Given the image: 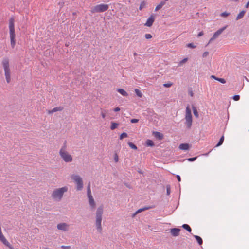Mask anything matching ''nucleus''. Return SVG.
Returning <instances> with one entry per match:
<instances>
[{
	"instance_id": "nucleus-20",
	"label": "nucleus",
	"mask_w": 249,
	"mask_h": 249,
	"mask_svg": "<svg viewBox=\"0 0 249 249\" xmlns=\"http://www.w3.org/2000/svg\"><path fill=\"white\" fill-rule=\"evenodd\" d=\"M117 91L124 96H128L127 93L122 89H118Z\"/></svg>"
},
{
	"instance_id": "nucleus-41",
	"label": "nucleus",
	"mask_w": 249,
	"mask_h": 249,
	"mask_svg": "<svg viewBox=\"0 0 249 249\" xmlns=\"http://www.w3.org/2000/svg\"><path fill=\"white\" fill-rule=\"evenodd\" d=\"M233 99L235 101H238L240 99V96L238 95H235L233 97Z\"/></svg>"
},
{
	"instance_id": "nucleus-21",
	"label": "nucleus",
	"mask_w": 249,
	"mask_h": 249,
	"mask_svg": "<svg viewBox=\"0 0 249 249\" xmlns=\"http://www.w3.org/2000/svg\"><path fill=\"white\" fill-rule=\"evenodd\" d=\"M194 237L196 240V241H197L199 245H201L202 244L203 240H202V239L200 237H199V236H197V235H194Z\"/></svg>"
},
{
	"instance_id": "nucleus-18",
	"label": "nucleus",
	"mask_w": 249,
	"mask_h": 249,
	"mask_svg": "<svg viewBox=\"0 0 249 249\" xmlns=\"http://www.w3.org/2000/svg\"><path fill=\"white\" fill-rule=\"evenodd\" d=\"M153 135L159 140H162L163 138V134L159 132H153Z\"/></svg>"
},
{
	"instance_id": "nucleus-49",
	"label": "nucleus",
	"mask_w": 249,
	"mask_h": 249,
	"mask_svg": "<svg viewBox=\"0 0 249 249\" xmlns=\"http://www.w3.org/2000/svg\"><path fill=\"white\" fill-rule=\"evenodd\" d=\"M152 208V207H145L142 208V211H145V210H147Z\"/></svg>"
},
{
	"instance_id": "nucleus-45",
	"label": "nucleus",
	"mask_w": 249,
	"mask_h": 249,
	"mask_svg": "<svg viewBox=\"0 0 249 249\" xmlns=\"http://www.w3.org/2000/svg\"><path fill=\"white\" fill-rule=\"evenodd\" d=\"M197 159V157H193V158H190L188 159V160L189 161H194Z\"/></svg>"
},
{
	"instance_id": "nucleus-28",
	"label": "nucleus",
	"mask_w": 249,
	"mask_h": 249,
	"mask_svg": "<svg viewBox=\"0 0 249 249\" xmlns=\"http://www.w3.org/2000/svg\"><path fill=\"white\" fill-rule=\"evenodd\" d=\"M224 136H222L221 137V138L220 139L219 142L216 144V147H218V146H220L221 145H222L224 142Z\"/></svg>"
},
{
	"instance_id": "nucleus-40",
	"label": "nucleus",
	"mask_w": 249,
	"mask_h": 249,
	"mask_svg": "<svg viewBox=\"0 0 249 249\" xmlns=\"http://www.w3.org/2000/svg\"><path fill=\"white\" fill-rule=\"evenodd\" d=\"M142 211H142V208L139 209L137 212H136L135 213H134L133 214V215H132V217H135V215H136L137 213H140V212H142Z\"/></svg>"
},
{
	"instance_id": "nucleus-11",
	"label": "nucleus",
	"mask_w": 249,
	"mask_h": 249,
	"mask_svg": "<svg viewBox=\"0 0 249 249\" xmlns=\"http://www.w3.org/2000/svg\"><path fill=\"white\" fill-rule=\"evenodd\" d=\"M155 20V16L154 15H151L147 19L146 22L145 23V26L147 27H151Z\"/></svg>"
},
{
	"instance_id": "nucleus-52",
	"label": "nucleus",
	"mask_w": 249,
	"mask_h": 249,
	"mask_svg": "<svg viewBox=\"0 0 249 249\" xmlns=\"http://www.w3.org/2000/svg\"><path fill=\"white\" fill-rule=\"evenodd\" d=\"M176 177H177V179H178V181H181V178H180V177L179 175H177Z\"/></svg>"
},
{
	"instance_id": "nucleus-46",
	"label": "nucleus",
	"mask_w": 249,
	"mask_h": 249,
	"mask_svg": "<svg viewBox=\"0 0 249 249\" xmlns=\"http://www.w3.org/2000/svg\"><path fill=\"white\" fill-rule=\"evenodd\" d=\"M209 53L208 52H205L202 54L203 57H207L209 55Z\"/></svg>"
},
{
	"instance_id": "nucleus-43",
	"label": "nucleus",
	"mask_w": 249,
	"mask_h": 249,
	"mask_svg": "<svg viewBox=\"0 0 249 249\" xmlns=\"http://www.w3.org/2000/svg\"><path fill=\"white\" fill-rule=\"evenodd\" d=\"M145 37L146 39H150L152 38V35L150 34H146L145 35Z\"/></svg>"
},
{
	"instance_id": "nucleus-24",
	"label": "nucleus",
	"mask_w": 249,
	"mask_h": 249,
	"mask_svg": "<svg viewBox=\"0 0 249 249\" xmlns=\"http://www.w3.org/2000/svg\"><path fill=\"white\" fill-rule=\"evenodd\" d=\"M118 125L119 124L118 123L112 122L111 123L110 129L111 130H114L117 127Z\"/></svg>"
},
{
	"instance_id": "nucleus-31",
	"label": "nucleus",
	"mask_w": 249,
	"mask_h": 249,
	"mask_svg": "<svg viewBox=\"0 0 249 249\" xmlns=\"http://www.w3.org/2000/svg\"><path fill=\"white\" fill-rule=\"evenodd\" d=\"M128 135H127V134L125 132H123V133H122L120 136V140H122L124 138H126L127 137Z\"/></svg>"
},
{
	"instance_id": "nucleus-2",
	"label": "nucleus",
	"mask_w": 249,
	"mask_h": 249,
	"mask_svg": "<svg viewBox=\"0 0 249 249\" xmlns=\"http://www.w3.org/2000/svg\"><path fill=\"white\" fill-rule=\"evenodd\" d=\"M15 19L13 17H11L9 20V34L10 38V43L12 48H14L15 46L16 41H15V25H14Z\"/></svg>"
},
{
	"instance_id": "nucleus-6",
	"label": "nucleus",
	"mask_w": 249,
	"mask_h": 249,
	"mask_svg": "<svg viewBox=\"0 0 249 249\" xmlns=\"http://www.w3.org/2000/svg\"><path fill=\"white\" fill-rule=\"evenodd\" d=\"M71 179L76 184V188L77 191H81L83 188V182L81 177L78 175L73 174L71 176Z\"/></svg>"
},
{
	"instance_id": "nucleus-44",
	"label": "nucleus",
	"mask_w": 249,
	"mask_h": 249,
	"mask_svg": "<svg viewBox=\"0 0 249 249\" xmlns=\"http://www.w3.org/2000/svg\"><path fill=\"white\" fill-rule=\"evenodd\" d=\"M138 122H139V119H132L130 120V122L131 123H138Z\"/></svg>"
},
{
	"instance_id": "nucleus-55",
	"label": "nucleus",
	"mask_w": 249,
	"mask_h": 249,
	"mask_svg": "<svg viewBox=\"0 0 249 249\" xmlns=\"http://www.w3.org/2000/svg\"><path fill=\"white\" fill-rule=\"evenodd\" d=\"M133 54H134V56H137V53L136 52L134 53Z\"/></svg>"
},
{
	"instance_id": "nucleus-33",
	"label": "nucleus",
	"mask_w": 249,
	"mask_h": 249,
	"mask_svg": "<svg viewBox=\"0 0 249 249\" xmlns=\"http://www.w3.org/2000/svg\"><path fill=\"white\" fill-rule=\"evenodd\" d=\"M106 110H104V109L101 110V115L102 116V117L103 119H105L106 117Z\"/></svg>"
},
{
	"instance_id": "nucleus-58",
	"label": "nucleus",
	"mask_w": 249,
	"mask_h": 249,
	"mask_svg": "<svg viewBox=\"0 0 249 249\" xmlns=\"http://www.w3.org/2000/svg\"><path fill=\"white\" fill-rule=\"evenodd\" d=\"M45 249H48V248H46Z\"/></svg>"
},
{
	"instance_id": "nucleus-17",
	"label": "nucleus",
	"mask_w": 249,
	"mask_h": 249,
	"mask_svg": "<svg viewBox=\"0 0 249 249\" xmlns=\"http://www.w3.org/2000/svg\"><path fill=\"white\" fill-rule=\"evenodd\" d=\"M189 148V145L188 143H181L179 146V148L181 150H187Z\"/></svg>"
},
{
	"instance_id": "nucleus-4",
	"label": "nucleus",
	"mask_w": 249,
	"mask_h": 249,
	"mask_svg": "<svg viewBox=\"0 0 249 249\" xmlns=\"http://www.w3.org/2000/svg\"><path fill=\"white\" fill-rule=\"evenodd\" d=\"M2 65L4 71L6 82L7 83H9L11 82V72L8 58H4L2 61Z\"/></svg>"
},
{
	"instance_id": "nucleus-39",
	"label": "nucleus",
	"mask_w": 249,
	"mask_h": 249,
	"mask_svg": "<svg viewBox=\"0 0 249 249\" xmlns=\"http://www.w3.org/2000/svg\"><path fill=\"white\" fill-rule=\"evenodd\" d=\"M217 81H219V82H221V83H222V84H224V83H226V80H225V79H224V78H218H218H217Z\"/></svg>"
},
{
	"instance_id": "nucleus-50",
	"label": "nucleus",
	"mask_w": 249,
	"mask_h": 249,
	"mask_svg": "<svg viewBox=\"0 0 249 249\" xmlns=\"http://www.w3.org/2000/svg\"><path fill=\"white\" fill-rule=\"evenodd\" d=\"M203 32L202 31V32H200L198 33V35H197V36L198 37H200L201 36H202L203 35Z\"/></svg>"
},
{
	"instance_id": "nucleus-26",
	"label": "nucleus",
	"mask_w": 249,
	"mask_h": 249,
	"mask_svg": "<svg viewBox=\"0 0 249 249\" xmlns=\"http://www.w3.org/2000/svg\"><path fill=\"white\" fill-rule=\"evenodd\" d=\"M67 151V141H65L59 152Z\"/></svg>"
},
{
	"instance_id": "nucleus-1",
	"label": "nucleus",
	"mask_w": 249,
	"mask_h": 249,
	"mask_svg": "<svg viewBox=\"0 0 249 249\" xmlns=\"http://www.w3.org/2000/svg\"><path fill=\"white\" fill-rule=\"evenodd\" d=\"M68 191L67 186H64L61 188L55 189L51 194L53 199L56 201H60L62 199L64 194Z\"/></svg>"
},
{
	"instance_id": "nucleus-7",
	"label": "nucleus",
	"mask_w": 249,
	"mask_h": 249,
	"mask_svg": "<svg viewBox=\"0 0 249 249\" xmlns=\"http://www.w3.org/2000/svg\"><path fill=\"white\" fill-rule=\"evenodd\" d=\"M108 8L109 5L108 4H100L92 7L90 12L92 13L104 12L106 11Z\"/></svg>"
},
{
	"instance_id": "nucleus-38",
	"label": "nucleus",
	"mask_w": 249,
	"mask_h": 249,
	"mask_svg": "<svg viewBox=\"0 0 249 249\" xmlns=\"http://www.w3.org/2000/svg\"><path fill=\"white\" fill-rule=\"evenodd\" d=\"M173 85V83L172 82H169L167 83H165L163 84V86L166 88H169L170 87Z\"/></svg>"
},
{
	"instance_id": "nucleus-37",
	"label": "nucleus",
	"mask_w": 249,
	"mask_h": 249,
	"mask_svg": "<svg viewBox=\"0 0 249 249\" xmlns=\"http://www.w3.org/2000/svg\"><path fill=\"white\" fill-rule=\"evenodd\" d=\"M229 15H230L229 13L224 12L221 13L220 16L222 17H226L228 16H229Z\"/></svg>"
},
{
	"instance_id": "nucleus-27",
	"label": "nucleus",
	"mask_w": 249,
	"mask_h": 249,
	"mask_svg": "<svg viewBox=\"0 0 249 249\" xmlns=\"http://www.w3.org/2000/svg\"><path fill=\"white\" fill-rule=\"evenodd\" d=\"M192 109H193V111L195 116L196 118H198L199 116V115H198V113L197 112V110L196 107L194 106H193Z\"/></svg>"
},
{
	"instance_id": "nucleus-34",
	"label": "nucleus",
	"mask_w": 249,
	"mask_h": 249,
	"mask_svg": "<svg viewBox=\"0 0 249 249\" xmlns=\"http://www.w3.org/2000/svg\"><path fill=\"white\" fill-rule=\"evenodd\" d=\"M114 160L116 163L118 162L119 161V157L118 154L116 153H115L114 155Z\"/></svg>"
},
{
	"instance_id": "nucleus-51",
	"label": "nucleus",
	"mask_w": 249,
	"mask_h": 249,
	"mask_svg": "<svg viewBox=\"0 0 249 249\" xmlns=\"http://www.w3.org/2000/svg\"><path fill=\"white\" fill-rule=\"evenodd\" d=\"M211 78L217 80L218 77L215 76L214 75H212V76H211Z\"/></svg>"
},
{
	"instance_id": "nucleus-23",
	"label": "nucleus",
	"mask_w": 249,
	"mask_h": 249,
	"mask_svg": "<svg viewBox=\"0 0 249 249\" xmlns=\"http://www.w3.org/2000/svg\"><path fill=\"white\" fill-rule=\"evenodd\" d=\"M146 145L147 146L152 147L154 145V143L152 140L148 139L146 141Z\"/></svg>"
},
{
	"instance_id": "nucleus-54",
	"label": "nucleus",
	"mask_w": 249,
	"mask_h": 249,
	"mask_svg": "<svg viewBox=\"0 0 249 249\" xmlns=\"http://www.w3.org/2000/svg\"><path fill=\"white\" fill-rule=\"evenodd\" d=\"M249 1L245 5L246 8H248L249 7Z\"/></svg>"
},
{
	"instance_id": "nucleus-16",
	"label": "nucleus",
	"mask_w": 249,
	"mask_h": 249,
	"mask_svg": "<svg viewBox=\"0 0 249 249\" xmlns=\"http://www.w3.org/2000/svg\"><path fill=\"white\" fill-rule=\"evenodd\" d=\"M168 0H164V1H161L155 8V11H157L161 9L165 4L166 2Z\"/></svg>"
},
{
	"instance_id": "nucleus-15",
	"label": "nucleus",
	"mask_w": 249,
	"mask_h": 249,
	"mask_svg": "<svg viewBox=\"0 0 249 249\" xmlns=\"http://www.w3.org/2000/svg\"><path fill=\"white\" fill-rule=\"evenodd\" d=\"M63 109V107H58L53 108L52 110H49L48 111V114H52L54 112H57V111H62Z\"/></svg>"
},
{
	"instance_id": "nucleus-9",
	"label": "nucleus",
	"mask_w": 249,
	"mask_h": 249,
	"mask_svg": "<svg viewBox=\"0 0 249 249\" xmlns=\"http://www.w3.org/2000/svg\"><path fill=\"white\" fill-rule=\"evenodd\" d=\"M227 26H225L224 27H223V28H221L219 29H218L216 32H215L212 37L210 39L209 41V43H210L211 42H212L213 40L215 39L216 38H217L219 36H220L222 33L226 29Z\"/></svg>"
},
{
	"instance_id": "nucleus-13",
	"label": "nucleus",
	"mask_w": 249,
	"mask_h": 249,
	"mask_svg": "<svg viewBox=\"0 0 249 249\" xmlns=\"http://www.w3.org/2000/svg\"><path fill=\"white\" fill-rule=\"evenodd\" d=\"M0 240L6 246L8 247L9 249H14V248L10 245V244L7 241L4 236L1 237L0 238Z\"/></svg>"
},
{
	"instance_id": "nucleus-8",
	"label": "nucleus",
	"mask_w": 249,
	"mask_h": 249,
	"mask_svg": "<svg viewBox=\"0 0 249 249\" xmlns=\"http://www.w3.org/2000/svg\"><path fill=\"white\" fill-rule=\"evenodd\" d=\"M59 155L65 162H71L72 161V157L67 151L59 152Z\"/></svg>"
},
{
	"instance_id": "nucleus-35",
	"label": "nucleus",
	"mask_w": 249,
	"mask_h": 249,
	"mask_svg": "<svg viewBox=\"0 0 249 249\" xmlns=\"http://www.w3.org/2000/svg\"><path fill=\"white\" fill-rule=\"evenodd\" d=\"M188 60L187 58H185L183 59H182L181 61H180L179 63V66H181L183 63H186Z\"/></svg>"
},
{
	"instance_id": "nucleus-22",
	"label": "nucleus",
	"mask_w": 249,
	"mask_h": 249,
	"mask_svg": "<svg viewBox=\"0 0 249 249\" xmlns=\"http://www.w3.org/2000/svg\"><path fill=\"white\" fill-rule=\"evenodd\" d=\"M182 227L187 230L188 232H191L192 229L191 227L188 224H184L182 225Z\"/></svg>"
},
{
	"instance_id": "nucleus-53",
	"label": "nucleus",
	"mask_w": 249,
	"mask_h": 249,
	"mask_svg": "<svg viewBox=\"0 0 249 249\" xmlns=\"http://www.w3.org/2000/svg\"><path fill=\"white\" fill-rule=\"evenodd\" d=\"M124 184H125V185L127 187H128V188H131V187H130V185H128L127 183H125Z\"/></svg>"
},
{
	"instance_id": "nucleus-32",
	"label": "nucleus",
	"mask_w": 249,
	"mask_h": 249,
	"mask_svg": "<svg viewBox=\"0 0 249 249\" xmlns=\"http://www.w3.org/2000/svg\"><path fill=\"white\" fill-rule=\"evenodd\" d=\"M146 5V3L145 1H142L141 3V4L139 7V9L142 10Z\"/></svg>"
},
{
	"instance_id": "nucleus-5",
	"label": "nucleus",
	"mask_w": 249,
	"mask_h": 249,
	"mask_svg": "<svg viewBox=\"0 0 249 249\" xmlns=\"http://www.w3.org/2000/svg\"><path fill=\"white\" fill-rule=\"evenodd\" d=\"M185 119V125L186 128L189 129L191 128L192 125V115L191 110L189 105H187L186 108Z\"/></svg>"
},
{
	"instance_id": "nucleus-25",
	"label": "nucleus",
	"mask_w": 249,
	"mask_h": 249,
	"mask_svg": "<svg viewBox=\"0 0 249 249\" xmlns=\"http://www.w3.org/2000/svg\"><path fill=\"white\" fill-rule=\"evenodd\" d=\"M87 196H92L91 192L90 189V183H89L88 185L87 186Z\"/></svg>"
},
{
	"instance_id": "nucleus-56",
	"label": "nucleus",
	"mask_w": 249,
	"mask_h": 249,
	"mask_svg": "<svg viewBox=\"0 0 249 249\" xmlns=\"http://www.w3.org/2000/svg\"><path fill=\"white\" fill-rule=\"evenodd\" d=\"M190 94H191V96H193V93L192 92L190 93Z\"/></svg>"
},
{
	"instance_id": "nucleus-19",
	"label": "nucleus",
	"mask_w": 249,
	"mask_h": 249,
	"mask_svg": "<svg viewBox=\"0 0 249 249\" xmlns=\"http://www.w3.org/2000/svg\"><path fill=\"white\" fill-rule=\"evenodd\" d=\"M245 13H246L245 11L243 10V11H241L239 13V14L237 15L236 20H238L241 19L244 17Z\"/></svg>"
},
{
	"instance_id": "nucleus-48",
	"label": "nucleus",
	"mask_w": 249,
	"mask_h": 249,
	"mask_svg": "<svg viewBox=\"0 0 249 249\" xmlns=\"http://www.w3.org/2000/svg\"><path fill=\"white\" fill-rule=\"evenodd\" d=\"M113 110L115 112H118V111H119L120 110V108L119 107H117L114 108Z\"/></svg>"
},
{
	"instance_id": "nucleus-57",
	"label": "nucleus",
	"mask_w": 249,
	"mask_h": 249,
	"mask_svg": "<svg viewBox=\"0 0 249 249\" xmlns=\"http://www.w3.org/2000/svg\"><path fill=\"white\" fill-rule=\"evenodd\" d=\"M139 173H141H141H142V172H141V171H139Z\"/></svg>"
},
{
	"instance_id": "nucleus-29",
	"label": "nucleus",
	"mask_w": 249,
	"mask_h": 249,
	"mask_svg": "<svg viewBox=\"0 0 249 249\" xmlns=\"http://www.w3.org/2000/svg\"><path fill=\"white\" fill-rule=\"evenodd\" d=\"M135 93L136 94V95L139 97H142V93L141 92V91L138 89H135Z\"/></svg>"
},
{
	"instance_id": "nucleus-42",
	"label": "nucleus",
	"mask_w": 249,
	"mask_h": 249,
	"mask_svg": "<svg viewBox=\"0 0 249 249\" xmlns=\"http://www.w3.org/2000/svg\"><path fill=\"white\" fill-rule=\"evenodd\" d=\"M166 191H167V195H169L170 194V186L169 185H167L166 186Z\"/></svg>"
},
{
	"instance_id": "nucleus-3",
	"label": "nucleus",
	"mask_w": 249,
	"mask_h": 249,
	"mask_svg": "<svg viewBox=\"0 0 249 249\" xmlns=\"http://www.w3.org/2000/svg\"><path fill=\"white\" fill-rule=\"evenodd\" d=\"M103 213V206H100L97 208V210L96 212V221H95V226L98 231L99 233H101L102 231V215Z\"/></svg>"
},
{
	"instance_id": "nucleus-30",
	"label": "nucleus",
	"mask_w": 249,
	"mask_h": 249,
	"mask_svg": "<svg viewBox=\"0 0 249 249\" xmlns=\"http://www.w3.org/2000/svg\"><path fill=\"white\" fill-rule=\"evenodd\" d=\"M128 145L132 148V149H137V147L136 146V145H135L134 143H133L132 142H129L128 143Z\"/></svg>"
},
{
	"instance_id": "nucleus-12",
	"label": "nucleus",
	"mask_w": 249,
	"mask_h": 249,
	"mask_svg": "<svg viewBox=\"0 0 249 249\" xmlns=\"http://www.w3.org/2000/svg\"><path fill=\"white\" fill-rule=\"evenodd\" d=\"M89 199V204L91 209H94L95 208L96 204L92 196H88Z\"/></svg>"
},
{
	"instance_id": "nucleus-36",
	"label": "nucleus",
	"mask_w": 249,
	"mask_h": 249,
	"mask_svg": "<svg viewBox=\"0 0 249 249\" xmlns=\"http://www.w3.org/2000/svg\"><path fill=\"white\" fill-rule=\"evenodd\" d=\"M187 47L191 48H195L196 46L193 43H190L187 44Z\"/></svg>"
},
{
	"instance_id": "nucleus-10",
	"label": "nucleus",
	"mask_w": 249,
	"mask_h": 249,
	"mask_svg": "<svg viewBox=\"0 0 249 249\" xmlns=\"http://www.w3.org/2000/svg\"><path fill=\"white\" fill-rule=\"evenodd\" d=\"M57 228L59 230L67 231L69 230V225L66 223H60L57 225Z\"/></svg>"
},
{
	"instance_id": "nucleus-14",
	"label": "nucleus",
	"mask_w": 249,
	"mask_h": 249,
	"mask_svg": "<svg viewBox=\"0 0 249 249\" xmlns=\"http://www.w3.org/2000/svg\"><path fill=\"white\" fill-rule=\"evenodd\" d=\"M180 229L178 228H173L171 229V233L173 236H177L179 235Z\"/></svg>"
},
{
	"instance_id": "nucleus-47",
	"label": "nucleus",
	"mask_w": 249,
	"mask_h": 249,
	"mask_svg": "<svg viewBox=\"0 0 249 249\" xmlns=\"http://www.w3.org/2000/svg\"><path fill=\"white\" fill-rule=\"evenodd\" d=\"M61 248L62 249H70V246H61Z\"/></svg>"
}]
</instances>
